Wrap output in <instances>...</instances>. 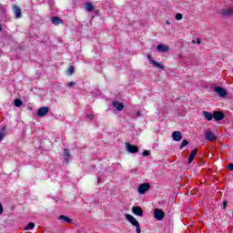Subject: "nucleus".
<instances>
[{"mask_svg": "<svg viewBox=\"0 0 233 233\" xmlns=\"http://www.w3.org/2000/svg\"><path fill=\"white\" fill-rule=\"evenodd\" d=\"M126 219H127V221H129L133 227H136L137 233H141V227L139 226V222L137 219H136V218H134V216L127 214Z\"/></svg>", "mask_w": 233, "mask_h": 233, "instance_id": "f257e3e1", "label": "nucleus"}, {"mask_svg": "<svg viewBox=\"0 0 233 233\" xmlns=\"http://www.w3.org/2000/svg\"><path fill=\"white\" fill-rule=\"evenodd\" d=\"M154 218L157 221H162V219H165V211H163V209L155 208Z\"/></svg>", "mask_w": 233, "mask_h": 233, "instance_id": "f03ea898", "label": "nucleus"}, {"mask_svg": "<svg viewBox=\"0 0 233 233\" xmlns=\"http://www.w3.org/2000/svg\"><path fill=\"white\" fill-rule=\"evenodd\" d=\"M126 148L129 154H137V152H139V147H137V146H134L128 142L126 143Z\"/></svg>", "mask_w": 233, "mask_h": 233, "instance_id": "7ed1b4c3", "label": "nucleus"}, {"mask_svg": "<svg viewBox=\"0 0 233 233\" xmlns=\"http://www.w3.org/2000/svg\"><path fill=\"white\" fill-rule=\"evenodd\" d=\"M147 59L150 65H153L155 68H160L161 70H165V66L156 62V60H154V58H152L150 55H147Z\"/></svg>", "mask_w": 233, "mask_h": 233, "instance_id": "20e7f679", "label": "nucleus"}, {"mask_svg": "<svg viewBox=\"0 0 233 233\" xmlns=\"http://www.w3.org/2000/svg\"><path fill=\"white\" fill-rule=\"evenodd\" d=\"M213 90L219 96V97H227V89L221 86H215Z\"/></svg>", "mask_w": 233, "mask_h": 233, "instance_id": "39448f33", "label": "nucleus"}, {"mask_svg": "<svg viewBox=\"0 0 233 233\" xmlns=\"http://www.w3.org/2000/svg\"><path fill=\"white\" fill-rule=\"evenodd\" d=\"M48 112H50V107L42 106V107L38 108L36 114H37L38 117H45V116H46V114H48Z\"/></svg>", "mask_w": 233, "mask_h": 233, "instance_id": "423d86ee", "label": "nucleus"}, {"mask_svg": "<svg viewBox=\"0 0 233 233\" xmlns=\"http://www.w3.org/2000/svg\"><path fill=\"white\" fill-rule=\"evenodd\" d=\"M150 190V184L144 183L138 187V194H147Z\"/></svg>", "mask_w": 233, "mask_h": 233, "instance_id": "0eeeda50", "label": "nucleus"}, {"mask_svg": "<svg viewBox=\"0 0 233 233\" xmlns=\"http://www.w3.org/2000/svg\"><path fill=\"white\" fill-rule=\"evenodd\" d=\"M220 15L222 17H230V15H233V8L228 7L227 9H222Z\"/></svg>", "mask_w": 233, "mask_h": 233, "instance_id": "6e6552de", "label": "nucleus"}, {"mask_svg": "<svg viewBox=\"0 0 233 233\" xmlns=\"http://www.w3.org/2000/svg\"><path fill=\"white\" fill-rule=\"evenodd\" d=\"M213 117L216 121H221V120L225 119V113H223L221 111H215L213 113Z\"/></svg>", "mask_w": 233, "mask_h": 233, "instance_id": "1a4fd4ad", "label": "nucleus"}, {"mask_svg": "<svg viewBox=\"0 0 233 233\" xmlns=\"http://www.w3.org/2000/svg\"><path fill=\"white\" fill-rule=\"evenodd\" d=\"M132 212L135 216H138L139 218H143V208L139 206L133 207Z\"/></svg>", "mask_w": 233, "mask_h": 233, "instance_id": "9d476101", "label": "nucleus"}, {"mask_svg": "<svg viewBox=\"0 0 233 233\" xmlns=\"http://www.w3.org/2000/svg\"><path fill=\"white\" fill-rule=\"evenodd\" d=\"M51 22L53 23V25H55V26H59V25H64L65 23L63 19H61V17L59 16L51 17Z\"/></svg>", "mask_w": 233, "mask_h": 233, "instance_id": "9b49d317", "label": "nucleus"}, {"mask_svg": "<svg viewBox=\"0 0 233 233\" xmlns=\"http://www.w3.org/2000/svg\"><path fill=\"white\" fill-rule=\"evenodd\" d=\"M59 221H63L64 223H67V225H72L74 223V220L72 218L65 216V215H60L58 217Z\"/></svg>", "mask_w": 233, "mask_h": 233, "instance_id": "f8f14e48", "label": "nucleus"}, {"mask_svg": "<svg viewBox=\"0 0 233 233\" xmlns=\"http://www.w3.org/2000/svg\"><path fill=\"white\" fill-rule=\"evenodd\" d=\"M13 12L16 19H20V17H23V15L21 14V8H19V6H17L16 5H13Z\"/></svg>", "mask_w": 233, "mask_h": 233, "instance_id": "ddd939ff", "label": "nucleus"}, {"mask_svg": "<svg viewBox=\"0 0 233 233\" xmlns=\"http://www.w3.org/2000/svg\"><path fill=\"white\" fill-rule=\"evenodd\" d=\"M206 139L208 141H218V137L214 136V133L210 130L206 131Z\"/></svg>", "mask_w": 233, "mask_h": 233, "instance_id": "4468645a", "label": "nucleus"}, {"mask_svg": "<svg viewBox=\"0 0 233 233\" xmlns=\"http://www.w3.org/2000/svg\"><path fill=\"white\" fill-rule=\"evenodd\" d=\"M113 106L118 110V112H122L123 108H125V105L123 103H120L119 101H114Z\"/></svg>", "mask_w": 233, "mask_h": 233, "instance_id": "2eb2a0df", "label": "nucleus"}, {"mask_svg": "<svg viewBox=\"0 0 233 233\" xmlns=\"http://www.w3.org/2000/svg\"><path fill=\"white\" fill-rule=\"evenodd\" d=\"M172 138L174 141H181V139H183V135H181V132L179 131H175L172 133Z\"/></svg>", "mask_w": 233, "mask_h": 233, "instance_id": "dca6fc26", "label": "nucleus"}, {"mask_svg": "<svg viewBox=\"0 0 233 233\" xmlns=\"http://www.w3.org/2000/svg\"><path fill=\"white\" fill-rule=\"evenodd\" d=\"M198 154V148L193 149L187 158V163L190 165L194 161V157H196V155Z\"/></svg>", "mask_w": 233, "mask_h": 233, "instance_id": "f3484780", "label": "nucleus"}, {"mask_svg": "<svg viewBox=\"0 0 233 233\" xmlns=\"http://www.w3.org/2000/svg\"><path fill=\"white\" fill-rule=\"evenodd\" d=\"M157 49L158 50V52H163V53L168 52V50H170V48L167 45H158L157 46Z\"/></svg>", "mask_w": 233, "mask_h": 233, "instance_id": "a211bd4d", "label": "nucleus"}, {"mask_svg": "<svg viewBox=\"0 0 233 233\" xmlns=\"http://www.w3.org/2000/svg\"><path fill=\"white\" fill-rule=\"evenodd\" d=\"M5 137H6V126L0 129V143L5 139Z\"/></svg>", "mask_w": 233, "mask_h": 233, "instance_id": "6ab92c4d", "label": "nucleus"}, {"mask_svg": "<svg viewBox=\"0 0 233 233\" xmlns=\"http://www.w3.org/2000/svg\"><path fill=\"white\" fill-rule=\"evenodd\" d=\"M203 116L207 121H212V118L214 117V115H212L210 112L203 111Z\"/></svg>", "mask_w": 233, "mask_h": 233, "instance_id": "aec40b11", "label": "nucleus"}, {"mask_svg": "<svg viewBox=\"0 0 233 233\" xmlns=\"http://www.w3.org/2000/svg\"><path fill=\"white\" fill-rule=\"evenodd\" d=\"M64 157L66 163H68L70 161V151H68L67 148L64 149Z\"/></svg>", "mask_w": 233, "mask_h": 233, "instance_id": "412c9836", "label": "nucleus"}, {"mask_svg": "<svg viewBox=\"0 0 233 233\" xmlns=\"http://www.w3.org/2000/svg\"><path fill=\"white\" fill-rule=\"evenodd\" d=\"M66 74L67 76H74V74H76V67L74 66H69Z\"/></svg>", "mask_w": 233, "mask_h": 233, "instance_id": "4be33fe9", "label": "nucleus"}, {"mask_svg": "<svg viewBox=\"0 0 233 233\" xmlns=\"http://www.w3.org/2000/svg\"><path fill=\"white\" fill-rule=\"evenodd\" d=\"M14 105H15V106L19 108V107L23 106V100H21L20 98H16V99H15Z\"/></svg>", "mask_w": 233, "mask_h": 233, "instance_id": "5701e85b", "label": "nucleus"}, {"mask_svg": "<svg viewBox=\"0 0 233 233\" xmlns=\"http://www.w3.org/2000/svg\"><path fill=\"white\" fill-rule=\"evenodd\" d=\"M94 5H92V3H86V10L87 12H94Z\"/></svg>", "mask_w": 233, "mask_h": 233, "instance_id": "b1692460", "label": "nucleus"}, {"mask_svg": "<svg viewBox=\"0 0 233 233\" xmlns=\"http://www.w3.org/2000/svg\"><path fill=\"white\" fill-rule=\"evenodd\" d=\"M34 227H35V224L33 222H30L25 228V230H33Z\"/></svg>", "mask_w": 233, "mask_h": 233, "instance_id": "393cba45", "label": "nucleus"}, {"mask_svg": "<svg viewBox=\"0 0 233 233\" xmlns=\"http://www.w3.org/2000/svg\"><path fill=\"white\" fill-rule=\"evenodd\" d=\"M187 145H188V140L184 139L180 145V150H182V148H185V147H187Z\"/></svg>", "mask_w": 233, "mask_h": 233, "instance_id": "a878e982", "label": "nucleus"}, {"mask_svg": "<svg viewBox=\"0 0 233 233\" xmlns=\"http://www.w3.org/2000/svg\"><path fill=\"white\" fill-rule=\"evenodd\" d=\"M175 19H177V21H181V19H183V15L177 13L175 16Z\"/></svg>", "mask_w": 233, "mask_h": 233, "instance_id": "bb28decb", "label": "nucleus"}, {"mask_svg": "<svg viewBox=\"0 0 233 233\" xmlns=\"http://www.w3.org/2000/svg\"><path fill=\"white\" fill-rule=\"evenodd\" d=\"M142 156H143L144 157H147L150 156V151H148V150H144V151L142 152Z\"/></svg>", "mask_w": 233, "mask_h": 233, "instance_id": "cd10ccee", "label": "nucleus"}, {"mask_svg": "<svg viewBox=\"0 0 233 233\" xmlns=\"http://www.w3.org/2000/svg\"><path fill=\"white\" fill-rule=\"evenodd\" d=\"M86 117L90 121H92V119H94L95 116H94V114H86Z\"/></svg>", "mask_w": 233, "mask_h": 233, "instance_id": "c85d7f7f", "label": "nucleus"}, {"mask_svg": "<svg viewBox=\"0 0 233 233\" xmlns=\"http://www.w3.org/2000/svg\"><path fill=\"white\" fill-rule=\"evenodd\" d=\"M67 86L69 88H72V86H76V82H69V83H67Z\"/></svg>", "mask_w": 233, "mask_h": 233, "instance_id": "c756f323", "label": "nucleus"}, {"mask_svg": "<svg viewBox=\"0 0 233 233\" xmlns=\"http://www.w3.org/2000/svg\"><path fill=\"white\" fill-rule=\"evenodd\" d=\"M228 170L233 171V164L232 163L228 164Z\"/></svg>", "mask_w": 233, "mask_h": 233, "instance_id": "7c9ffc66", "label": "nucleus"}, {"mask_svg": "<svg viewBox=\"0 0 233 233\" xmlns=\"http://www.w3.org/2000/svg\"><path fill=\"white\" fill-rule=\"evenodd\" d=\"M227 205H228V202L227 201H224L223 203V209L225 210V208H227Z\"/></svg>", "mask_w": 233, "mask_h": 233, "instance_id": "2f4dec72", "label": "nucleus"}, {"mask_svg": "<svg viewBox=\"0 0 233 233\" xmlns=\"http://www.w3.org/2000/svg\"><path fill=\"white\" fill-rule=\"evenodd\" d=\"M197 45H201V40L199 38H197Z\"/></svg>", "mask_w": 233, "mask_h": 233, "instance_id": "473e14b6", "label": "nucleus"}, {"mask_svg": "<svg viewBox=\"0 0 233 233\" xmlns=\"http://www.w3.org/2000/svg\"><path fill=\"white\" fill-rule=\"evenodd\" d=\"M3 214V206L0 205V215Z\"/></svg>", "mask_w": 233, "mask_h": 233, "instance_id": "72a5a7b5", "label": "nucleus"}, {"mask_svg": "<svg viewBox=\"0 0 233 233\" xmlns=\"http://www.w3.org/2000/svg\"><path fill=\"white\" fill-rule=\"evenodd\" d=\"M166 25H170V22L168 20H167Z\"/></svg>", "mask_w": 233, "mask_h": 233, "instance_id": "f704fd0d", "label": "nucleus"}, {"mask_svg": "<svg viewBox=\"0 0 233 233\" xmlns=\"http://www.w3.org/2000/svg\"><path fill=\"white\" fill-rule=\"evenodd\" d=\"M131 172H137V169H132Z\"/></svg>", "mask_w": 233, "mask_h": 233, "instance_id": "c9c22d12", "label": "nucleus"}, {"mask_svg": "<svg viewBox=\"0 0 233 233\" xmlns=\"http://www.w3.org/2000/svg\"><path fill=\"white\" fill-rule=\"evenodd\" d=\"M0 32H3V27L0 25Z\"/></svg>", "mask_w": 233, "mask_h": 233, "instance_id": "e433bc0d", "label": "nucleus"}]
</instances>
